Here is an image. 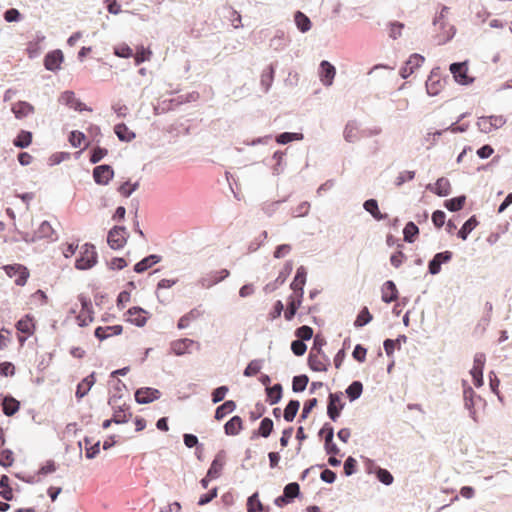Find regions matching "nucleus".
Instances as JSON below:
<instances>
[{
  "label": "nucleus",
  "instance_id": "a19ab883",
  "mask_svg": "<svg viewBox=\"0 0 512 512\" xmlns=\"http://www.w3.org/2000/svg\"><path fill=\"white\" fill-rule=\"evenodd\" d=\"M32 132L27 130H20L17 136L13 139V145L17 148H27L32 143Z\"/></svg>",
  "mask_w": 512,
  "mask_h": 512
},
{
  "label": "nucleus",
  "instance_id": "6e6552de",
  "mask_svg": "<svg viewBox=\"0 0 512 512\" xmlns=\"http://www.w3.org/2000/svg\"><path fill=\"white\" fill-rule=\"evenodd\" d=\"M447 79L448 76L441 78L439 67L433 68L425 83L427 94L429 96L438 95L443 87V83H445Z\"/></svg>",
  "mask_w": 512,
  "mask_h": 512
},
{
  "label": "nucleus",
  "instance_id": "0eeeda50",
  "mask_svg": "<svg viewBox=\"0 0 512 512\" xmlns=\"http://www.w3.org/2000/svg\"><path fill=\"white\" fill-rule=\"evenodd\" d=\"M449 70L455 82L460 85H470L474 78L468 75V61L454 62L450 64Z\"/></svg>",
  "mask_w": 512,
  "mask_h": 512
},
{
  "label": "nucleus",
  "instance_id": "9d476101",
  "mask_svg": "<svg viewBox=\"0 0 512 512\" xmlns=\"http://www.w3.org/2000/svg\"><path fill=\"white\" fill-rule=\"evenodd\" d=\"M92 176L96 184L106 186L114 177V169L109 164L95 166Z\"/></svg>",
  "mask_w": 512,
  "mask_h": 512
},
{
  "label": "nucleus",
  "instance_id": "6e6d98bb",
  "mask_svg": "<svg viewBox=\"0 0 512 512\" xmlns=\"http://www.w3.org/2000/svg\"><path fill=\"white\" fill-rule=\"evenodd\" d=\"M152 52L149 48H145L144 46H138L136 48V53L133 55L134 57V63L136 66H139L145 61H148L150 59Z\"/></svg>",
  "mask_w": 512,
  "mask_h": 512
},
{
  "label": "nucleus",
  "instance_id": "20e7f679",
  "mask_svg": "<svg viewBox=\"0 0 512 512\" xmlns=\"http://www.w3.org/2000/svg\"><path fill=\"white\" fill-rule=\"evenodd\" d=\"M343 393L330 392L327 398V416L333 422H336L341 415L342 410L345 407V402L342 400Z\"/></svg>",
  "mask_w": 512,
  "mask_h": 512
},
{
  "label": "nucleus",
  "instance_id": "2f4dec72",
  "mask_svg": "<svg viewBox=\"0 0 512 512\" xmlns=\"http://www.w3.org/2000/svg\"><path fill=\"white\" fill-rule=\"evenodd\" d=\"M45 40V36L42 33H37L36 38L29 41L27 44V54L30 59L38 57L42 51L41 43Z\"/></svg>",
  "mask_w": 512,
  "mask_h": 512
},
{
  "label": "nucleus",
  "instance_id": "37998d69",
  "mask_svg": "<svg viewBox=\"0 0 512 512\" xmlns=\"http://www.w3.org/2000/svg\"><path fill=\"white\" fill-rule=\"evenodd\" d=\"M418 235V226L413 221L407 222L403 228V240L407 243H414Z\"/></svg>",
  "mask_w": 512,
  "mask_h": 512
},
{
  "label": "nucleus",
  "instance_id": "c9c22d12",
  "mask_svg": "<svg viewBox=\"0 0 512 512\" xmlns=\"http://www.w3.org/2000/svg\"><path fill=\"white\" fill-rule=\"evenodd\" d=\"M479 224L477 217L475 215H472L469 219H467L462 227L457 232V237L461 240H466L469 236V234L476 228V226Z\"/></svg>",
  "mask_w": 512,
  "mask_h": 512
},
{
  "label": "nucleus",
  "instance_id": "79ce46f5",
  "mask_svg": "<svg viewBox=\"0 0 512 512\" xmlns=\"http://www.w3.org/2000/svg\"><path fill=\"white\" fill-rule=\"evenodd\" d=\"M12 112L17 119H22L34 112V107L27 101H19L12 107Z\"/></svg>",
  "mask_w": 512,
  "mask_h": 512
},
{
  "label": "nucleus",
  "instance_id": "3c124183",
  "mask_svg": "<svg viewBox=\"0 0 512 512\" xmlns=\"http://www.w3.org/2000/svg\"><path fill=\"white\" fill-rule=\"evenodd\" d=\"M309 383V377L306 374L296 375L292 379V391L294 393L303 392Z\"/></svg>",
  "mask_w": 512,
  "mask_h": 512
},
{
  "label": "nucleus",
  "instance_id": "680f3d73",
  "mask_svg": "<svg viewBox=\"0 0 512 512\" xmlns=\"http://www.w3.org/2000/svg\"><path fill=\"white\" fill-rule=\"evenodd\" d=\"M114 55L120 58L128 59L133 57L134 52L128 44L122 43L114 47Z\"/></svg>",
  "mask_w": 512,
  "mask_h": 512
},
{
  "label": "nucleus",
  "instance_id": "bf43d9fd",
  "mask_svg": "<svg viewBox=\"0 0 512 512\" xmlns=\"http://www.w3.org/2000/svg\"><path fill=\"white\" fill-rule=\"evenodd\" d=\"M456 34V28L454 25H448V29L443 34H436L435 40L437 45H443L451 41Z\"/></svg>",
  "mask_w": 512,
  "mask_h": 512
},
{
  "label": "nucleus",
  "instance_id": "f3484780",
  "mask_svg": "<svg viewBox=\"0 0 512 512\" xmlns=\"http://www.w3.org/2000/svg\"><path fill=\"white\" fill-rule=\"evenodd\" d=\"M336 74V68L327 60H322L319 65V77L324 86L333 84Z\"/></svg>",
  "mask_w": 512,
  "mask_h": 512
},
{
  "label": "nucleus",
  "instance_id": "2eb2a0df",
  "mask_svg": "<svg viewBox=\"0 0 512 512\" xmlns=\"http://www.w3.org/2000/svg\"><path fill=\"white\" fill-rule=\"evenodd\" d=\"M226 457L227 454L224 449H221L216 453L210 464V467L207 470L209 478L218 479L221 476L223 467L226 464Z\"/></svg>",
  "mask_w": 512,
  "mask_h": 512
},
{
  "label": "nucleus",
  "instance_id": "ea45409f",
  "mask_svg": "<svg viewBox=\"0 0 512 512\" xmlns=\"http://www.w3.org/2000/svg\"><path fill=\"white\" fill-rule=\"evenodd\" d=\"M0 497L5 501H12L14 499L13 488L10 485V478L3 474L0 477Z\"/></svg>",
  "mask_w": 512,
  "mask_h": 512
},
{
  "label": "nucleus",
  "instance_id": "864d4df0",
  "mask_svg": "<svg viewBox=\"0 0 512 512\" xmlns=\"http://www.w3.org/2000/svg\"><path fill=\"white\" fill-rule=\"evenodd\" d=\"M78 300L81 304V314H87L89 315V322H92L94 320V311L91 299L83 294H80L78 296Z\"/></svg>",
  "mask_w": 512,
  "mask_h": 512
},
{
  "label": "nucleus",
  "instance_id": "e2e57ef3",
  "mask_svg": "<svg viewBox=\"0 0 512 512\" xmlns=\"http://www.w3.org/2000/svg\"><path fill=\"white\" fill-rule=\"evenodd\" d=\"M375 476L379 482L386 486H389L394 482V477L391 474V472L382 467L377 469V473L375 474Z\"/></svg>",
  "mask_w": 512,
  "mask_h": 512
},
{
  "label": "nucleus",
  "instance_id": "09e8293b",
  "mask_svg": "<svg viewBox=\"0 0 512 512\" xmlns=\"http://www.w3.org/2000/svg\"><path fill=\"white\" fill-rule=\"evenodd\" d=\"M373 319L372 314L370 313L369 309L364 306L360 309V311L357 314V317L354 321V326L356 328L364 327L365 325L369 324Z\"/></svg>",
  "mask_w": 512,
  "mask_h": 512
},
{
  "label": "nucleus",
  "instance_id": "5701e85b",
  "mask_svg": "<svg viewBox=\"0 0 512 512\" xmlns=\"http://www.w3.org/2000/svg\"><path fill=\"white\" fill-rule=\"evenodd\" d=\"M127 314L130 316L129 322L137 327H143L147 322V311L140 306H133L127 310Z\"/></svg>",
  "mask_w": 512,
  "mask_h": 512
},
{
  "label": "nucleus",
  "instance_id": "58836bf2",
  "mask_svg": "<svg viewBox=\"0 0 512 512\" xmlns=\"http://www.w3.org/2000/svg\"><path fill=\"white\" fill-rule=\"evenodd\" d=\"M466 199V195L462 194L450 199H446L443 205L450 212H458L463 209L466 203Z\"/></svg>",
  "mask_w": 512,
  "mask_h": 512
},
{
  "label": "nucleus",
  "instance_id": "a878e982",
  "mask_svg": "<svg viewBox=\"0 0 512 512\" xmlns=\"http://www.w3.org/2000/svg\"><path fill=\"white\" fill-rule=\"evenodd\" d=\"M408 340L407 336L404 334L398 335L396 339L387 338L383 342V348L387 357L392 358L396 349H400L402 343H406Z\"/></svg>",
  "mask_w": 512,
  "mask_h": 512
},
{
  "label": "nucleus",
  "instance_id": "ddd939ff",
  "mask_svg": "<svg viewBox=\"0 0 512 512\" xmlns=\"http://www.w3.org/2000/svg\"><path fill=\"white\" fill-rule=\"evenodd\" d=\"M293 270V262L291 260L286 261L282 270L279 272L278 277L273 282L267 283L263 290L265 293H271L283 285L286 279L289 277Z\"/></svg>",
  "mask_w": 512,
  "mask_h": 512
},
{
  "label": "nucleus",
  "instance_id": "603ef678",
  "mask_svg": "<svg viewBox=\"0 0 512 512\" xmlns=\"http://www.w3.org/2000/svg\"><path fill=\"white\" fill-rule=\"evenodd\" d=\"M264 360L263 359H254L251 360L243 371V375L245 377H253L260 373L262 369Z\"/></svg>",
  "mask_w": 512,
  "mask_h": 512
},
{
  "label": "nucleus",
  "instance_id": "5fc2aeb1",
  "mask_svg": "<svg viewBox=\"0 0 512 512\" xmlns=\"http://www.w3.org/2000/svg\"><path fill=\"white\" fill-rule=\"evenodd\" d=\"M139 181L132 183L130 180L123 182L117 189V191L125 198H128L139 188Z\"/></svg>",
  "mask_w": 512,
  "mask_h": 512
},
{
  "label": "nucleus",
  "instance_id": "393cba45",
  "mask_svg": "<svg viewBox=\"0 0 512 512\" xmlns=\"http://www.w3.org/2000/svg\"><path fill=\"white\" fill-rule=\"evenodd\" d=\"M303 298L300 295L291 294L287 299V309L284 311V318L287 321L293 320L297 314V310L301 306Z\"/></svg>",
  "mask_w": 512,
  "mask_h": 512
},
{
  "label": "nucleus",
  "instance_id": "aec40b11",
  "mask_svg": "<svg viewBox=\"0 0 512 512\" xmlns=\"http://www.w3.org/2000/svg\"><path fill=\"white\" fill-rule=\"evenodd\" d=\"M95 382H96L95 372H92L91 374H89L88 376L83 378L77 384V387H76L75 397L77 398V400H81L83 397H85L88 394V392L90 391V389L92 388V386L95 384Z\"/></svg>",
  "mask_w": 512,
  "mask_h": 512
},
{
  "label": "nucleus",
  "instance_id": "dca6fc26",
  "mask_svg": "<svg viewBox=\"0 0 512 512\" xmlns=\"http://www.w3.org/2000/svg\"><path fill=\"white\" fill-rule=\"evenodd\" d=\"M307 280V269L304 266L297 268L295 276L290 284V288L293 291L292 294L300 295L303 298L304 286Z\"/></svg>",
  "mask_w": 512,
  "mask_h": 512
},
{
  "label": "nucleus",
  "instance_id": "8fccbe9b",
  "mask_svg": "<svg viewBox=\"0 0 512 512\" xmlns=\"http://www.w3.org/2000/svg\"><path fill=\"white\" fill-rule=\"evenodd\" d=\"M96 142H97V145L95 147L91 148L90 152H89V161L92 164L99 163L108 154V149L99 146L98 145L99 140H96Z\"/></svg>",
  "mask_w": 512,
  "mask_h": 512
},
{
  "label": "nucleus",
  "instance_id": "72a5a7b5",
  "mask_svg": "<svg viewBox=\"0 0 512 512\" xmlns=\"http://www.w3.org/2000/svg\"><path fill=\"white\" fill-rule=\"evenodd\" d=\"M114 133L121 142H131L135 139L136 134L128 128V126L121 122L114 126Z\"/></svg>",
  "mask_w": 512,
  "mask_h": 512
},
{
  "label": "nucleus",
  "instance_id": "774afa93",
  "mask_svg": "<svg viewBox=\"0 0 512 512\" xmlns=\"http://www.w3.org/2000/svg\"><path fill=\"white\" fill-rule=\"evenodd\" d=\"M357 468V460L352 456H348L343 464V472L345 476H351L355 474L357 472Z\"/></svg>",
  "mask_w": 512,
  "mask_h": 512
},
{
  "label": "nucleus",
  "instance_id": "4d7b16f0",
  "mask_svg": "<svg viewBox=\"0 0 512 512\" xmlns=\"http://www.w3.org/2000/svg\"><path fill=\"white\" fill-rule=\"evenodd\" d=\"M469 115L468 112H465L463 114H461L457 121L452 123L450 126H448L447 128H445L446 131H450L452 133H463V132H466L468 127H469V123H462V124H459L460 121H462L465 117H467Z\"/></svg>",
  "mask_w": 512,
  "mask_h": 512
},
{
  "label": "nucleus",
  "instance_id": "0e129e2a",
  "mask_svg": "<svg viewBox=\"0 0 512 512\" xmlns=\"http://www.w3.org/2000/svg\"><path fill=\"white\" fill-rule=\"evenodd\" d=\"M229 388L226 385L218 386L217 388L212 390L211 393V401L213 404H217L224 400L226 394L228 393Z\"/></svg>",
  "mask_w": 512,
  "mask_h": 512
},
{
  "label": "nucleus",
  "instance_id": "7ed1b4c3",
  "mask_svg": "<svg viewBox=\"0 0 512 512\" xmlns=\"http://www.w3.org/2000/svg\"><path fill=\"white\" fill-rule=\"evenodd\" d=\"M129 237L128 230L125 226L115 225L107 234V244L113 250H119L125 246Z\"/></svg>",
  "mask_w": 512,
  "mask_h": 512
},
{
  "label": "nucleus",
  "instance_id": "4468645a",
  "mask_svg": "<svg viewBox=\"0 0 512 512\" xmlns=\"http://www.w3.org/2000/svg\"><path fill=\"white\" fill-rule=\"evenodd\" d=\"M192 346H196L197 350L200 349V344L189 338H181L170 343L171 352L177 356L191 353Z\"/></svg>",
  "mask_w": 512,
  "mask_h": 512
},
{
  "label": "nucleus",
  "instance_id": "39448f33",
  "mask_svg": "<svg viewBox=\"0 0 512 512\" xmlns=\"http://www.w3.org/2000/svg\"><path fill=\"white\" fill-rule=\"evenodd\" d=\"M301 496L300 485L297 482H290L285 485L283 494L274 499V504L277 507H284L294 501L295 498Z\"/></svg>",
  "mask_w": 512,
  "mask_h": 512
},
{
  "label": "nucleus",
  "instance_id": "423d86ee",
  "mask_svg": "<svg viewBox=\"0 0 512 512\" xmlns=\"http://www.w3.org/2000/svg\"><path fill=\"white\" fill-rule=\"evenodd\" d=\"M3 270L10 278H15L14 282L17 286H24L29 278V270L22 264H7L3 266Z\"/></svg>",
  "mask_w": 512,
  "mask_h": 512
},
{
  "label": "nucleus",
  "instance_id": "c756f323",
  "mask_svg": "<svg viewBox=\"0 0 512 512\" xmlns=\"http://www.w3.org/2000/svg\"><path fill=\"white\" fill-rule=\"evenodd\" d=\"M223 428L227 436H236L243 429V420L240 416L235 415L224 424Z\"/></svg>",
  "mask_w": 512,
  "mask_h": 512
},
{
  "label": "nucleus",
  "instance_id": "f03ea898",
  "mask_svg": "<svg viewBox=\"0 0 512 512\" xmlns=\"http://www.w3.org/2000/svg\"><path fill=\"white\" fill-rule=\"evenodd\" d=\"M463 384L464 406L469 411L470 418H472L474 422H478L476 407L480 404H485V400L476 394L473 388L469 386L466 381H463Z\"/></svg>",
  "mask_w": 512,
  "mask_h": 512
},
{
  "label": "nucleus",
  "instance_id": "f8f14e48",
  "mask_svg": "<svg viewBox=\"0 0 512 512\" xmlns=\"http://www.w3.org/2000/svg\"><path fill=\"white\" fill-rule=\"evenodd\" d=\"M161 392L152 387H140L134 392L135 401L138 404H149L161 397Z\"/></svg>",
  "mask_w": 512,
  "mask_h": 512
},
{
  "label": "nucleus",
  "instance_id": "1a4fd4ad",
  "mask_svg": "<svg viewBox=\"0 0 512 512\" xmlns=\"http://www.w3.org/2000/svg\"><path fill=\"white\" fill-rule=\"evenodd\" d=\"M453 258V252L446 250L436 253L428 261V273L431 275H437L441 272V266L449 263Z\"/></svg>",
  "mask_w": 512,
  "mask_h": 512
},
{
  "label": "nucleus",
  "instance_id": "4be33fe9",
  "mask_svg": "<svg viewBox=\"0 0 512 512\" xmlns=\"http://www.w3.org/2000/svg\"><path fill=\"white\" fill-rule=\"evenodd\" d=\"M161 260H162V257L160 255L149 254V255L145 256L143 259H141L139 262H137L134 265L133 270H134V272L139 273V274L144 273L145 271H147L154 265L158 264Z\"/></svg>",
  "mask_w": 512,
  "mask_h": 512
},
{
  "label": "nucleus",
  "instance_id": "9b49d317",
  "mask_svg": "<svg viewBox=\"0 0 512 512\" xmlns=\"http://www.w3.org/2000/svg\"><path fill=\"white\" fill-rule=\"evenodd\" d=\"M64 62V54L62 50L55 49L46 53L43 59V65L46 70L50 72H57L61 69V65Z\"/></svg>",
  "mask_w": 512,
  "mask_h": 512
},
{
  "label": "nucleus",
  "instance_id": "a18cd8bd",
  "mask_svg": "<svg viewBox=\"0 0 512 512\" xmlns=\"http://www.w3.org/2000/svg\"><path fill=\"white\" fill-rule=\"evenodd\" d=\"M304 138L302 133L297 132H282L276 135V142L280 145H286L293 141H300Z\"/></svg>",
  "mask_w": 512,
  "mask_h": 512
},
{
  "label": "nucleus",
  "instance_id": "de8ad7c7",
  "mask_svg": "<svg viewBox=\"0 0 512 512\" xmlns=\"http://www.w3.org/2000/svg\"><path fill=\"white\" fill-rule=\"evenodd\" d=\"M202 315V312L197 308L191 309L188 313L184 314L178 320L177 327L178 329H185L188 327L189 323L193 320L198 319Z\"/></svg>",
  "mask_w": 512,
  "mask_h": 512
},
{
  "label": "nucleus",
  "instance_id": "49530a36",
  "mask_svg": "<svg viewBox=\"0 0 512 512\" xmlns=\"http://www.w3.org/2000/svg\"><path fill=\"white\" fill-rule=\"evenodd\" d=\"M343 136H344L345 141H347L349 143H354L355 141H357L359 139L358 125H357L356 121H349L346 124V126L344 128Z\"/></svg>",
  "mask_w": 512,
  "mask_h": 512
},
{
  "label": "nucleus",
  "instance_id": "c85d7f7f",
  "mask_svg": "<svg viewBox=\"0 0 512 512\" xmlns=\"http://www.w3.org/2000/svg\"><path fill=\"white\" fill-rule=\"evenodd\" d=\"M363 208L367 211L376 221L386 220L388 218L387 213H381L379 210L378 201L374 198L367 199L363 203Z\"/></svg>",
  "mask_w": 512,
  "mask_h": 512
},
{
  "label": "nucleus",
  "instance_id": "e433bc0d",
  "mask_svg": "<svg viewBox=\"0 0 512 512\" xmlns=\"http://www.w3.org/2000/svg\"><path fill=\"white\" fill-rule=\"evenodd\" d=\"M363 393V384L359 380L352 381L345 389L346 397L350 402H353L360 398Z\"/></svg>",
  "mask_w": 512,
  "mask_h": 512
},
{
  "label": "nucleus",
  "instance_id": "b1692460",
  "mask_svg": "<svg viewBox=\"0 0 512 512\" xmlns=\"http://www.w3.org/2000/svg\"><path fill=\"white\" fill-rule=\"evenodd\" d=\"M37 241L41 239H48L50 241H56L58 236L55 230L52 228L51 224L48 221H43L39 225L38 229L34 231Z\"/></svg>",
  "mask_w": 512,
  "mask_h": 512
},
{
  "label": "nucleus",
  "instance_id": "052dcab7",
  "mask_svg": "<svg viewBox=\"0 0 512 512\" xmlns=\"http://www.w3.org/2000/svg\"><path fill=\"white\" fill-rule=\"evenodd\" d=\"M294 334L297 337V339L302 340L304 342L308 341L314 337L313 328H311L308 325H302V326L298 327L295 330Z\"/></svg>",
  "mask_w": 512,
  "mask_h": 512
},
{
  "label": "nucleus",
  "instance_id": "69168bd1",
  "mask_svg": "<svg viewBox=\"0 0 512 512\" xmlns=\"http://www.w3.org/2000/svg\"><path fill=\"white\" fill-rule=\"evenodd\" d=\"M325 345H326L325 337L322 334L318 333L313 337V344H312L310 352H313V354H317V355L323 354L324 351L322 350V348Z\"/></svg>",
  "mask_w": 512,
  "mask_h": 512
},
{
  "label": "nucleus",
  "instance_id": "473e14b6",
  "mask_svg": "<svg viewBox=\"0 0 512 512\" xmlns=\"http://www.w3.org/2000/svg\"><path fill=\"white\" fill-rule=\"evenodd\" d=\"M16 329L26 336H30L34 333L35 325L33 322V316L30 314L24 315L20 320L16 323Z\"/></svg>",
  "mask_w": 512,
  "mask_h": 512
},
{
  "label": "nucleus",
  "instance_id": "412c9836",
  "mask_svg": "<svg viewBox=\"0 0 512 512\" xmlns=\"http://www.w3.org/2000/svg\"><path fill=\"white\" fill-rule=\"evenodd\" d=\"M276 68L277 62L270 63L261 74L260 85L265 93H267L270 90L273 84Z\"/></svg>",
  "mask_w": 512,
  "mask_h": 512
},
{
  "label": "nucleus",
  "instance_id": "cd10ccee",
  "mask_svg": "<svg viewBox=\"0 0 512 512\" xmlns=\"http://www.w3.org/2000/svg\"><path fill=\"white\" fill-rule=\"evenodd\" d=\"M1 405L3 414L8 417L15 415L20 410V401L10 394L3 396Z\"/></svg>",
  "mask_w": 512,
  "mask_h": 512
},
{
  "label": "nucleus",
  "instance_id": "4c0bfd02",
  "mask_svg": "<svg viewBox=\"0 0 512 512\" xmlns=\"http://www.w3.org/2000/svg\"><path fill=\"white\" fill-rule=\"evenodd\" d=\"M294 22L296 24L297 29L301 33L308 32L311 29V27H312V22H311L310 18L306 14L301 12V11H296L295 12V14H294Z\"/></svg>",
  "mask_w": 512,
  "mask_h": 512
},
{
  "label": "nucleus",
  "instance_id": "f257e3e1",
  "mask_svg": "<svg viewBox=\"0 0 512 512\" xmlns=\"http://www.w3.org/2000/svg\"><path fill=\"white\" fill-rule=\"evenodd\" d=\"M98 259L96 247L92 243H85L81 246L79 256L75 260V268L88 270L96 265Z\"/></svg>",
  "mask_w": 512,
  "mask_h": 512
},
{
  "label": "nucleus",
  "instance_id": "bb28decb",
  "mask_svg": "<svg viewBox=\"0 0 512 512\" xmlns=\"http://www.w3.org/2000/svg\"><path fill=\"white\" fill-rule=\"evenodd\" d=\"M112 409H113L112 421L115 424L127 423L132 417V412H130V406H128L126 404L119 405Z\"/></svg>",
  "mask_w": 512,
  "mask_h": 512
},
{
  "label": "nucleus",
  "instance_id": "f704fd0d",
  "mask_svg": "<svg viewBox=\"0 0 512 512\" xmlns=\"http://www.w3.org/2000/svg\"><path fill=\"white\" fill-rule=\"evenodd\" d=\"M236 402L233 400H226L215 409L214 418L217 421H221L228 414L232 413L236 409Z\"/></svg>",
  "mask_w": 512,
  "mask_h": 512
},
{
  "label": "nucleus",
  "instance_id": "6ab92c4d",
  "mask_svg": "<svg viewBox=\"0 0 512 512\" xmlns=\"http://www.w3.org/2000/svg\"><path fill=\"white\" fill-rule=\"evenodd\" d=\"M399 299V292L394 281L387 280L381 287V300L390 304Z\"/></svg>",
  "mask_w": 512,
  "mask_h": 512
},
{
  "label": "nucleus",
  "instance_id": "7c9ffc66",
  "mask_svg": "<svg viewBox=\"0 0 512 512\" xmlns=\"http://www.w3.org/2000/svg\"><path fill=\"white\" fill-rule=\"evenodd\" d=\"M266 393V402L270 405H275L279 403L283 397V387L280 383H275L274 385L265 389Z\"/></svg>",
  "mask_w": 512,
  "mask_h": 512
},
{
  "label": "nucleus",
  "instance_id": "13d9d810",
  "mask_svg": "<svg viewBox=\"0 0 512 512\" xmlns=\"http://www.w3.org/2000/svg\"><path fill=\"white\" fill-rule=\"evenodd\" d=\"M258 429L263 438H268L274 431L273 420L269 417L262 418Z\"/></svg>",
  "mask_w": 512,
  "mask_h": 512
},
{
  "label": "nucleus",
  "instance_id": "338daca9",
  "mask_svg": "<svg viewBox=\"0 0 512 512\" xmlns=\"http://www.w3.org/2000/svg\"><path fill=\"white\" fill-rule=\"evenodd\" d=\"M405 25L402 22L399 21H390L388 23L389 28V37L396 40L399 38L402 34V30L404 29Z\"/></svg>",
  "mask_w": 512,
  "mask_h": 512
},
{
  "label": "nucleus",
  "instance_id": "a211bd4d",
  "mask_svg": "<svg viewBox=\"0 0 512 512\" xmlns=\"http://www.w3.org/2000/svg\"><path fill=\"white\" fill-rule=\"evenodd\" d=\"M426 189L439 197H446L451 194V184L446 177L438 178L434 184L429 183Z\"/></svg>",
  "mask_w": 512,
  "mask_h": 512
},
{
  "label": "nucleus",
  "instance_id": "c03bdc74",
  "mask_svg": "<svg viewBox=\"0 0 512 512\" xmlns=\"http://www.w3.org/2000/svg\"><path fill=\"white\" fill-rule=\"evenodd\" d=\"M300 408V401L297 399H291L287 403L284 412H283V418L286 422H292Z\"/></svg>",
  "mask_w": 512,
  "mask_h": 512
}]
</instances>
